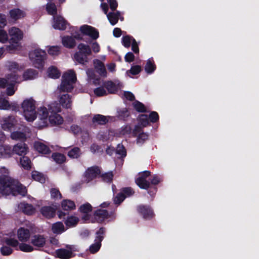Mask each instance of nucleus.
<instances>
[{
  "label": "nucleus",
  "mask_w": 259,
  "mask_h": 259,
  "mask_svg": "<svg viewBox=\"0 0 259 259\" xmlns=\"http://www.w3.org/2000/svg\"><path fill=\"white\" fill-rule=\"evenodd\" d=\"M46 9L48 13L52 15H54L57 13V8L53 3H48L46 6Z\"/></svg>",
  "instance_id": "48"
},
{
  "label": "nucleus",
  "mask_w": 259,
  "mask_h": 259,
  "mask_svg": "<svg viewBox=\"0 0 259 259\" xmlns=\"http://www.w3.org/2000/svg\"><path fill=\"white\" fill-rule=\"evenodd\" d=\"M49 54L52 56L58 55L60 52V47L58 46L49 47L48 50Z\"/></svg>",
  "instance_id": "49"
},
{
  "label": "nucleus",
  "mask_w": 259,
  "mask_h": 259,
  "mask_svg": "<svg viewBox=\"0 0 259 259\" xmlns=\"http://www.w3.org/2000/svg\"><path fill=\"white\" fill-rule=\"evenodd\" d=\"M70 130L74 135H78L81 132L80 128L76 125H72Z\"/></svg>",
  "instance_id": "63"
},
{
  "label": "nucleus",
  "mask_w": 259,
  "mask_h": 259,
  "mask_svg": "<svg viewBox=\"0 0 259 259\" xmlns=\"http://www.w3.org/2000/svg\"><path fill=\"white\" fill-rule=\"evenodd\" d=\"M151 122H156L158 119V115L156 112H152L149 116Z\"/></svg>",
  "instance_id": "64"
},
{
  "label": "nucleus",
  "mask_w": 259,
  "mask_h": 259,
  "mask_svg": "<svg viewBox=\"0 0 259 259\" xmlns=\"http://www.w3.org/2000/svg\"><path fill=\"white\" fill-rule=\"evenodd\" d=\"M12 155L16 154L19 156L26 155L28 151V147L25 143L17 144L12 149Z\"/></svg>",
  "instance_id": "16"
},
{
  "label": "nucleus",
  "mask_w": 259,
  "mask_h": 259,
  "mask_svg": "<svg viewBox=\"0 0 259 259\" xmlns=\"http://www.w3.org/2000/svg\"><path fill=\"white\" fill-rule=\"evenodd\" d=\"M94 93L97 96H103L107 94L106 90L101 87L98 88L94 90Z\"/></svg>",
  "instance_id": "57"
},
{
  "label": "nucleus",
  "mask_w": 259,
  "mask_h": 259,
  "mask_svg": "<svg viewBox=\"0 0 259 259\" xmlns=\"http://www.w3.org/2000/svg\"><path fill=\"white\" fill-rule=\"evenodd\" d=\"M11 18L14 20H17L23 18L25 14L22 10L19 9H14L10 12Z\"/></svg>",
  "instance_id": "33"
},
{
  "label": "nucleus",
  "mask_w": 259,
  "mask_h": 259,
  "mask_svg": "<svg viewBox=\"0 0 259 259\" xmlns=\"http://www.w3.org/2000/svg\"><path fill=\"white\" fill-rule=\"evenodd\" d=\"M133 106L135 109L139 112L146 111V108L144 105L139 101H135L133 103Z\"/></svg>",
  "instance_id": "50"
},
{
  "label": "nucleus",
  "mask_w": 259,
  "mask_h": 259,
  "mask_svg": "<svg viewBox=\"0 0 259 259\" xmlns=\"http://www.w3.org/2000/svg\"><path fill=\"white\" fill-rule=\"evenodd\" d=\"M38 73L34 69H29L25 71L23 74V76L21 77L23 80H26L29 79H33L37 76Z\"/></svg>",
  "instance_id": "30"
},
{
  "label": "nucleus",
  "mask_w": 259,
  "mask_h": 259,
  "mask_svg": "<svg viewBox=\"0 0 259 259\" xmlns=\"http://www.w3.org/2000/svg\"><path fill=\"white\" fill-rule=\"evenodd\" d=\"M12 156L11 147L9 145H0V158H6Z\"/></svg>",
  "instance_id": "27"
},
{
  "label": "nucleus",
  "mask_w": 259,
  "mask_h": 259,
  "mask_svg": "<svg viewBox=\"0 0 259 259\" xmlns=\"http://www.w3.org/2000/svg\"><path fill=\"white\" fill-rule=\"evenodd\" d=\"M108 121V119L105 116L100 114L95 115L93 119L94 123L98 124H104Z\"/></svg>",
  "instance_id": "39"
},
{
  "label": "nucleus",
  "mask_w": 259,
  "mask_h": 259,
  "mask_svg": "<svg viewBox=\"0 0 259 259\" xmlns=\"http://www.w3.org/2000/svg\"><path fill=\"white\" fill-rule=\"evenodd\" d=\"M41 213L47 218H51L55 215L56 209L50 206H44L40 209Z\"/></svg>",
  "instance_id": "29"
},
{
  "label": "nucleus",
  "mask_w": 259,
  "mask_h": 259,
  "mask_svg": "<svg viewBox=\"0 0 259 259\" xmlns=\"http://www.w3.org/2000/svg\"><path fill=\"white\" fill-rule=\"evenodd\" d=\"M20 164L22 167L26 169H28L31 167V161L29 158L26 156H23L20 158Z\"/></svg>",
  "instance_id": "44"
},
{
  "label": "nucleus",
  "mask_w": 259,
  "mask_h": 259,
  "mask_svg": "<svg viewBox=\"0 0 259 259\" xmlns=\"http://www.w3.org/2000/svg\"><path fill=\"white\" fill-rule=\"evenodd\" d=\"M141 70V67L139 65H135L134 66H132L131 68V69L127 72L128 73V72L132 73L133 75H136L138 74Z\"/></svg>",
  "instance_id": "58"
},
{
  "label": "nucleus",
  "mask_w": 259,
  "mask_h": 259,
  "mask_svg": "<svg viewBox=\"0 0 259 259\" xmlns=\"http://www.w3.org/2000/svg\"><path fill=\"white\" fill-rule=\"evenodd\" d=\"M8 40V36L6 31L4 30H0V42H6Z\"/></svg>",
  "instance_id": "56"
},
{
  "label": "nucleus",
  "mask_w": 259,
  "mask_h": 259,
  "mask_svg": "<svg viewBox=\"0 0 259 259\" xmlns=\"http://www.w3.org/2000/svg\"><path fill=\"white\" fill-rule=\"evenodd\" d=\"M31 177L33 180L41 183H45L46 181L45 177L41 173L37 171H32Z\"/></svg>",
  "instance_id": "42"
},
{
  "label": "nucleus",
  "mask_w": 259,
  "mask_h": 259,
  "mask_svg": "<svg viewBox=\"0 0 259 259\" xmlns=\"http://www.w3.org/2000/svg\"><path fill=\"white\" fill-rule=\"evenodd\" d=\"M66 230L62 222H58L52 224V231L53 233L60 234Z\"/></svg>",
  "instance_id": "31"
},
{
  "label": "nucleus",
  "mask_w": 259,
  "mask_h": 259,
  "mask_svg": "<svg viewBox=\"0 0 259 259\" xmlns=\"http://www.w3.org/2000/svg\"><path fill=\"white\" fill-rule=\"evenodd\" d=\"M18 207L19 210L27 215H32L36 212V209L31 204L25 202L19 204Z\"/></svg>",
  "instance_id": "18"
},
{
  "label": "nucleus",
  "mask_w": 259,
  "mask_h": 259,
  "mask_svg": "<svg viewBox=\"0 0 259 259\" xmlns=\"http://www.w3.org/2000/svg\"><path fill=\"white\" fill-rule=\"evenodd\" d=\"M101 7L102 8L104 13L106 14L107 18L111 25H115L117 23L119 19H120L121 21H123V18L120 16V14L119 12H117L116 13L112 12L107 14L108 7L106 3H102L101 5Z\"/></svg>",
  "instance_id": "8"
},
{
  "label": "nucleus",
  "mask_w": 259,
  "mask_h": 259,
  "mask_svg": "<svg viewBox=\"0 0 259 259\" xmlns=\"http://www.w3.org/2000/svg\"><path fill=\"white\" fill-rule=\"evenodd\" d=\"M53 160L58 163H62L65 160V156L61 153H54L52 155Z\"/></svg>",
  "instance_id": "46"
},
{
  "label": "nucleus",
  "mask_w": 259,
  "mask_h": 259,
  "mask_svg": "<svg viewBox=\"0 0 259 259\" xmlns=\"http://www.w3.org/2000/svg\"><path fill=\"white\" fill-rule=\"evenodd\" d=\"M48 76L52 78H58L60 76V72L55 67H51L48 70Z\"/></svg>",
  "instance_id": "43"
},
{
  "label": "nucleus",
  "mask_w": 259,
  "mask_h": 259,
  "mask_svg": "<svg viewBox=\"0 0 259 259\" xmlns=\"http://www.w3.org/2000/svg\"><path fill=\"white\" fill-rule=\"evenodd\" d=\"M61 207L64 210H71L75 208L73 201L70 200H64L61 203Z\"/></svg>",
  "instance_id": "36"
},
{
  "label": "nucleus",
  "mask_w": 259,
  "mask_h": 259,
  "mask_svg": "<svg viewBox=\"0 0 259 259\" xmlns=\"http://www.w3.org/2000/svg\"><path fill=\"white\" fill-rule=\"evenodd\" d=\"M9 34L10 37V42L12 44H16V45L14 46L12 44L8 46L7 47V49L9 51L17 49L19 46V42L23 38L22 32L18 28L13 27L9 29Z\"/></svg>",
  "instance_id": "6"
},
{
  "label": "nucleus",
  "mask_w": 259,
  "mask_h": 259,
  "mask_svg": "<svg viewBox=\"0 0 259 259\" xmlns=\"http://www.w3.org/2000/svg\"><path fill=\"white\" fill-rule=\"evenodd\" d=\"M148 135L145 133H141L139 135L137 142L139 144L143 143L148 139Z\"/></svg>",
  "instance_id": "54"
},
{
  "label": "nucleus",
  "mask_w": 259,
  "mask_h": 259,
  "mask_svg": "<svg viewBox=\"0 0 259 259\" xmlns=\"http://www.w3.org/2000/svg\"><path fill=\"white\" fill-rule=\"evenodd\" d=\"M81 154V151L78 147H74L68 152V156L71 158H77Z\"/></svg>",
  "instance_id": "41"
},
{
  "label": "nucleus",
  "mask_w": 259,
  "mask_h": 259,
  "mask_svg": "<svg viewBox=\"0 0 259 259\" xmlns=\"http://www.w3.org/2000/svg\"><path fill=\"white\" fill-rule=\"evenodd\" d=\"M10 108L9 102L5 99L0 98V109L7 110Z\"/></svg>",
  "instance_id": "52"
},
{
  "label": "nucleus",
  "mask_w": 259,
  "mask_h": 259,
  "mask_svg": "<svg viewBox=\"0 0 259 259\" xmlns=\"http://www.w3.org/2000/svg\"><path fill=\"white\" fill-rule=\"evenodd\" d=\"M53 110V107L50 105H48V107L45 106L39 107L38 110V114L40 119L44 120V123H47L50 115Z\"/></svg>",
  "instance_id": "12"
},
{
  "label": "nucleus",
  "mask_w": 259,
  "mask_h": 259,
  "mask_svg": "<svg viewBox=\"0 0 259 259\" xmlns=\"http://www.w3.org/2000/svg\"><path fill=\"white\" fill-rule=\"evenodd\" d=\"M155 65L152 60H148L145 67L146 72L148 73H151L155 70Z\"/></svg>",
  "instance_id": "47"
},
{
  "label": "nucleus",
  "mask_w": 259,
  "mask_h": 259,
  "mask_svg": "<svg viewBox=\"0 0 259 259\" xmlns=\"http://www.w3.org/2000/svg\"><path fill=\"white\" fill-rule=\"evenodd\" d=\"M149 175V171H145L140 174L138 178L136 180L137 185L142 189H147L150 186V183L147 180Z\"/></svg>",
  "instance_id": "11"
},
{
  "label": "nucleus",
  "mask_w": 259,
  "mask_h": 259,
  "mask_svg": "<svg viewBox=\"0 0 259 259\" xmlns=\"http://www.w3.org/2000/svg\"><path fill=\"white\" fill-rule=\"evenodd\" d=\"M28 131V128H24V132L15 131L11 133V137L13 140L17 141H24L26 139V132Z\"/></svg>",
  "instance_id": "26"
},
{
  "label": "nucleus",
  "mask_w": 259,
  "mask_h": 259,
  "mask_svg": "<svg viewBox=\"0 0 259 259\" xmlns=\"http://www.w3.org/2000/svg\"><path fill=\"white\" fill-rule=\"evenodd\" d=\"M139 121L141 124L143 126H145L148 124V117L146 115H141L139 117Z\"/></svg>",
  "instance_id": "59"
},
{
  "label": "nucleus",
  "mask_w": 259,
  "mask_h": 259,
  "mask_svg": "<svg viewBox=\"0 0 259 259\" xmlns=\"http://www.w3.org/2000/svg\"><path fill=\"white\" fill-rule=\"evenodd\" d=\"M59 110L58 108L54 110L51 112V114L49 116V120L50 122L54 125L60 124L63 122V119L60 115L57 113V112H59Z\"/></svg>",
  "instance_id": "23"
},
{
  "label": "nucleus",
  "mask_w": 259,
  "mask_h": 259,
  "mask_svg": "<svg viewBox=\"0 0 259 259\" xmlns=\"http://www.w3.org/2000/svg\"><path fill=\"white\" fill-rule=\"evenodd\" d=\"M104 233V230L101 228L97 232V237L95 240V243L92 244L90 247V251L94 253L98 251L101 247V242L103 238L102 235Z\"/></svg>",
  "instance_id": "13"
},
{
  "label": "nucleus",
  "mask_w": 259,
  "mask_h": 259,
  "mask_svg": "<svg viewBox=\"0 0 259 259\" xmlns=\"http://www.w3.org/2000/svg\"><path fill=\"white\" fill-rule=\"evenodd\" d=\"M79 221L78 217L75 215L68 217L65 221V225L68 227H74L77 225Z\"/></svg>",
  "instance_id": "38"
},
{
  "label": "nucleus",
  "mask_w": 259,
  "mask_h": 259,
  "mask_svg": "<svg viewBox=\"0 0 259 259\" xmlns=\"http://www.w3.org/2000/svg\"><path fill=\"white\" fill-rule=\"evenodd\" d=\"M13 250L9 247L3 246L1 248V252L4 255H8L12 253Z\"/></svg>",
  "instance_id": "61"
},
{
  "label": "nucleus",
  "mask_w": 259,
  "mask_h": 259,
  "mask_svg": "<svg viewBox=\"0 0 259 259\" xmlns=\"http://www.w3.org/2000/svg\"><path fill=\"white\" fill-rule=\"evenodd\" d=\"M7 66L10 73L7 75L6 78H0V87L5 88L8 86L6 93L8 96H12L16 91L14 88L15 84L22 81L21 74L23 67L14 62H8Z\"/></svg>",
  "instance_id": "3"
},
{
  "label": "nucleus",
  "mask_w": 259,
  "mask_h": 259,
  "mask_svg": "<svg viewBox=\"0 0 259 259\" xmlns=\"http://www.w3.org/2000/svg\"><path fill=\"white\" fill-rule=\"evenodd\" d=\"M5 242L7 244L14 247H16V249H19L22 251L29 252L34 250V248L30 244L25 243H19L17 240L14 238H5Z\"/></svg>",
  "instance_id": "7"
},
{
  "label": "nucleus",
  "mask_w": 259,
  "mask_h": 259,
  "mask_svg": "<svg viewBox=\"0 0 259 259\" xmlns=\"http://www.w3.org/2000/svg\"><path fill=\"white\" fill-rule=\"evenodd\" d=\"M66 25L67 22L62 17L57 16L54 17L53 27L55 29L63 30L66 28Z\"/></svg>",
  "instance_id": "21"
},
{
  "label": "nucleus",
  "mask_w": 259,
  "mask_h": 259,
  "mask_svg": "<svg viewBox=\"0 0 259 259\" xmlns=\"http://www.w3.org/2000/svg\"><path fill=\"white\" fill-rule=\"evenodd\" d=\"M62 41L63 46L66 48H71L75 45L74 38L71 36H64L62 37Z\"/></svg>",
  "instance_id": "34"
},
{
  "label": "nucleus",
  "mask_w": 259,
  "mask_h": 259,
  "mask_svg": "<svg viewBox=\"0 0 259 259\" xmlns=\"http://www.w3.org/2000/svg\"><path fill=\"white\" fill-rule=\"evenodd\" d=\"M108 213L105 210H98L95 213V217L96 220L98 222L103 221L105 219L108 217Z\"/></svg>",
  "instance_id": "35"
},
{
  "label": "nucleus",
  "mask_w": 259,
  "mask_h": 259,
  "mask_svg": "<svg viewBox=\"0 0 259 259\" xmlns=\"http://www.w3.org/2000/svg\"><path fill=\"white\" fill-rule=\"evenodd\" d=\"M100 173V170L98 167H92L89 168L84 173V181L89 183L95 179Z\"/></svg>",
  "instance_id": "17"
},
{
  "label": "nucleus",
  "mask_w": 259,
  "mask_h": 259,
  "mask_svg": "<svg viewBox=\"0 0 259 259\" xmlns=\"http://www.w3.org/2000/svg\"><path fill=\"white\" fill-rule=\"evenodd\" d=\"M21 108L27 121L32 122L36 119V101L32 98L24 100L21 103Z\"/></svg>",
  "instance_id": "4"
},
{
  "label": "nucleus",
  "mask_w": 259,
  "mask_h": 259,
  "mask_svg": "<svg viewBox=\"0 0 259 259\" xmlns=\"http://www.w3.org/2000/svg\"><path fill=\"white\" fill-rule=\"evenodd\" d=\"M104 85L109 93H115L122 87V84L119 81H115L114 82L108 81L105 83Z\"/></svg>",
  "instance_id": "20"
},
{
  "label": "nucleus",
  "mask_w": 259,
  "mask_h": 259,
  "mask_svg": "<svg viewBox=\"0 0 259 259\" xmlns=\"http://www.w3.org/2000/svg\"><path fill=\"white\" fill-rule=\"evenodd\" d=\"M0 194L3 195L20 194L25 196L27 193L25 187L9 176V171L5 167L0 168Z\"/></svg>",
  "instance_id": "1"
},
{
  "label": "nucleus",
  "mask_w": 259,
  "mask_h": 259,
  "mask_svg": "<svg viewBox=\"0 0 259 259\" xmlns=\"http://www.w3.org/2000/svg\"><path fill=\"white\" fill-rule=\"evenodd\" d=\"M34 148L37 151L42 154H47L51 152L49 148L40 142H34Z\"/></svg>",
  "instance_id": "25"
},
{
  "label": "nucleus",
  "mask_w": 259,
  "mask_h": 259,
  "mask_svg": "<svg viewBox=\"0 0 259 259\" xmlns=\"http://www.w3.org/2000/svg\"><path fill=\"white\" fill-rule=\"evenodd\" d=\"M133 39H134L130 36H123L122 39L123 45L126 48L130 47L133 42Z\"/></svg>",
  "instance_id": "51"
},
{
  "label": "nucleus",
  "mask_w": 259,
  "mask_h": 259,
  "mask_svg": "<svg viewBox=\"0 0 259 259\" xmlns=\"http://www.w3.org/2000/svg\"><path fill=\"white\" fill-rule=\"evenodd\" d=\"M79 209L80 212L84 214L82 217V220L84 222L89 221L90 217L88 213L90 212L92 210V207L91 205L89 203H86L81 205L80 206Z\"/></svg>",
  "instance_id": "24"
},
{
  "label": "nucleus",
  "mask_w": 259,
  "mask_h": 259,
  "mask_svg": "<svg viewBox=\"0 0 259 259\" xmlns=\"http://www.w3.org/2000/svg\"><path fill=\"white\" fill-rule=\"evenodd\" d=\"M51 195L52 198L58 199L61 198V194L58 190L56 189H52L51 190Z\"/></svg>",
  "instance_id": "55"
},
{
  "label": "nucleus",
  "mask_w": 259,
  "mask_h": 259,
  "mask_svg": "<svg viewBox=\"0 0 259 259\" xmlns=\"http://www.w3.org/2000/svg\"><path fill=\"white\" fill-rule=\"evenodd\" d=\"M87 74L88 76V78L90 81L93 80V82L95 84H97L98 83L99 79L98 78H96L95 72L92 69H88L87 71Z\"/></svg>",
  "instance_id": "45"
},
{
  "label": "nucleus",
  "mask_w": 259,
  "mask_h": 259,
  "mask_svg": "<svg viewBox=\"0 0 259 259\" xmlns=\"http://www.w3.org/2000/svg\"><path fill=\"white\" fill-rule=\"evenodd\" d=\"M80 31L83 34L89 36L93 39L99 37V32L95 28L87 25H84L80 27Z\"/></svg>",
  "instance_id": "10"
},
{
  "label": "nucleus",
  "mask_w": 259,
  "mask_h": 259,
  "mask_svg": "<svg viewBox=\"0 0 259 259\" xmlns=\"http://www.w3.org/2000/svg\"><path fill=\"white\" fill-rule=\"evenodd\" d=\"M133 194L134 191L131 188H124L122 192L119 193L114 198V203L119 204L124 200L126 197L130 196Z\"/></svg>",
  "instance_id": "15"
},
{
  "label": "nucleus",
  "mask_w": 259,
  "mask_h": 259,
  "mask_svg": "<svg viewBox=\"0 0 259 259\" xmlns=\"http://www.w3.org/2000/svg\"><path fill=\"white\" fill-rule=\"evenodd\" d=\"M16 120L13 117L4 118L1 121V125L5 131H10L16 125Z\"/></svg>",
  "instance_id": "14"
},
{
  "label": "nucleus",
  "mask_w": 259,
  "mask_h": 259,
  "mask_svg": "<svg viewBox=\"0 0 259 259\" xmlns=\"http://www.w3.org/2000/svg\"><path fill=\"white\" fill-rule=\"evenodd\" d=\"M77 48L79 50L78 52L81 54H84L87 56L90 55L92 53V51L89 46L81 43L78 45Z\"/></svg>",
  "instance_id": "37"
},
{
  "label": "nucleus",
  "mask_w": 259,
  "mask_h": 259,
  "mask_svg": "<svg viewBox=\"0 0 259 259\" xmlns=\"http://www.w3.org/2000/svg\"><path fill=\"white\" fill-rule=\"evenodd\" d=\"M113 175L112 172H109L102 175L103 180L107 182H111L112 180Z\"/></svg>",
  "instance_id": "60"
},
{
  "label": "nucleus",
  "mask_w": 259,
  "mask_h": 259,
  "mask_svg": "<svg viewBox=\"0 0 259 259\" xmlns=\"http://www.w3.org/2000/svg\"><path fill=\"white\" fill-rule=\"evenodd\" d=\"M46 55L45 51L35 49L29 53V58L35 67L41 69L44 66V60Z\"/></svg>",
  "instance_id": "5"
},
{
  "label": "nucleus",
  "mask_w": 259,
  "mask_h": 259,
  "mask_svg": "<svg viewBox=\"0 0 259 259\" xmlns=\"http://www.w3.org/2000/svg\"><path fill=\"white\" fill-rule=\"evenodd\" d=\"M76 80L75 72L73 70H69L63 74L62 82L56 91L60 104L64 108H70L72 105V100L69 95L63 93L70 92L73 89V84Z\"/></svg>",
  "instance_id": "2"
},
{
  "label": "nucleus",
  "mask_w": 259,
  "mask_h": 259,
  "mask_svg": "<svg viewBox=\"0 0 259 259\" xmlns=\"http://www.w3.org/2000/svg\"><path fill=\"white\" fill-rule=\"evenodd\" d=\"M31 241L35 246L42 247L45 244L46 239L42 235H36L32 237Z\"/></svg>",
  "instance_id": "28"
},
{
  "label": "nucleus",
  "mask_w": 259,
  "mask_h": 259,
  "mask_svg": "<svg viewBox=\"0 0 259 259\" xmlns=\"http://www.w3.org/2000/svg\"><path fill=\"white\" fill-rule=\"evenodd\" d=\"M139 211L145 219L152 218L153 215L152 210H151L149 207L145 206H139Z\"/></svg>",
  "instance_id": "32"
},
{
  "label": "nucleus",
  "mask_w": 259,
  "mask_h": 259,
  "mask_svg": "<svg viewBox=\"0 0 259 259\" xmlns=\"http://www.w3.org/2000/svg\"><path fill=\"white\" fill-rule=\"evenodd\" d=\"M76 248L73 245H67V249H60L56 251L57 257L62 259H68L73 256V251H76Z\"/></svg>",
  "instance_id": "9"
},
{
  "label": "nucleus",
  "mask_w": 259,
  "mask_h": 259,
  "mask_svg": "<svg viewBox=\"0 0 259 259\" xmlns=\"http://www.w3.org/2000/svg\"><path fill=\"white\" fill-rule=\"evenodd\" d=\"M88 56L79 52L76 53L74 55L75 60L80 64H84L88 62Z\"/></svg>",
  "instance_id": "40"
},
{
  "label": "nucleus",
  "mask_w": 259,
  "mask_h": 259,
  "mask_svg": "<svg viewBox=\"0 0 259 259\" xmlns=\"http://www.w3.org/2000/svg\"><path fill=\"white\" fill-rule=\"evenodd\" d=\"M93 63L95 69L99 75L103 77H106L107 71L104 63L99 59H95L93 61Z\"/></svg>",
  "instance_id": "19"
},
{
  "label": "nucleus",
  "mask_w": 259,
  "mask_h": 259,
  "mask_svg": "<svg viewBox=\"0 0 259 259\" xmlns=\"http://www.w3.org/2000/svg\"><path fill=\"white\" fill-rule=\"evenodd\" d=\"M116 153L121 157H124L126 156V151L123 145L119 144L117 146Z\"/></svg>",
  "instance_id": "53"
},
{
  "label": "nucleus",
  "mask_w": 259,
  "mask_h": 259,
  "mask_svg": "<svg viewBox=\"0 0 259 259\" xmlns=\"http://www.w3.org/2000/svg\"><path fill=\"white\" fill-rule=\"evenodd\" d=\"M124 58L126 62H131L134 61L135 56L132 53L128 52L125 55Z\"/></svg>",
  "instance_id": "62"
},
{
  "label": "nucleus",
  "mask_w": 259,
  "mask_h": 259,
  "mask_svg": "<svg viewBox=\"0 0 259 259\" xmlns=\"http://www.w3.org/2000/svg\"><path fill=\"white\" fill-rule=\"evenodd\" d=\"M17 237L21 242H26L30 238V231L24 228H20L17 231Z\"/></svg>",
  "instance_id": "22"
}]
</instances>
